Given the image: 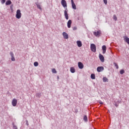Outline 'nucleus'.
<instances>
[{
	"label": "nucleus",
	"instance_id": "1",
	"mask_svg": "<svg viewBox=\"0 0 129 129\" xmlns=\"http://www.w3.org/2000/svg\"><path fill=\"white\" fill-rule=\"evenodd\" d=\"M93 34L95 37H97L98 38L101 36V31L98 30L97 31L93 32Z\"/></svg>",
	"mask_w": 129,
	"mask_h": 129
},
{
	"label": "nucleus",
	"instance_id": "2",
	"mask_svg": "<svg viewBox=\"0 0 129 129\" xmlns=\"http://www.w3.org/2000/svg\"><path fill=\"white\" fill-rule=\"evenodd\" d=\"M90 48L92 52H96V46L95 45V44L93 43L91 44Z\"/></svg>",
	"mask_w": 129,
	"mask_h": 129
},
{
	"label": "nucleus",
	"instance_id": "3",
	"mask_svg": "<svg viewBox=\"0 0 129 129\" xmlns=\"http://www.w3.org/2000/svg\"><path fill=\"white\" fill-rule=\"evenodd\" d=\"M17 19H21L22 18V13H21V10H17L16 14Z\"/></svg>",
	"mask_w": 129,
	"mask_h": 129
},
{
	"label": "nucleus",
	"instance_id": "4",
	"mask_svg": "<svg viewBox=\"0 0 129 129\" xmlns=\"http://www.w3.org/2000/svg\"><path fill=\"white\" fill-rule=\"evenodd\" d=\"M17 103H18V100L16 99H13L12 102L13 106H17Z\"/></svg>",
	"mask_w": 129,
	"mask_h": 129
},
{
	"label": "nucleus",
	"instance_id": "5",
	"mask_svg": "<svg viewBox=\"0 0 129 129\" xmlns=\"http://www.w3.org/2000/svg\"><path fill=\"white\" fill-rule=\"evenodd\" d=\"M61 5L63 8H67V3L65 0H61Z\"/></svg>",
	"mask_w": 129,
	"mask_h": 129
},
{
	"label": "nucleus",
	"instance_id": "6",
	"mask_svg": "<svg viewBox=\"0 0 129 129\" xmlns=\"http://www.w3.org/2000/svg\"><path fill=\"white\" fill-rule=\"evenodd\" d=\"M104 70V68L103 67H98L97 68V71L98 72H101V71H103Z\"/></svg>",
	"mask_w": 129,
	"mask_h": 129
},
{
	"label": "nucleus",
	"instance_id": "7",
	"mask_svg": "<svg viewBox=\"0 0 129 129\" xmlns=\"http://www.w3.org/2000/svg\"><path fill=\"white\" fill-rule=\"evenodd\" d=\"M78 67L80 69H83L84 67V65H83V63L81 62H78Z\"/></svg>",
	"mask_w": 129,
	"mask_h": 129
},
{
	"label": "nucleus",
	"instance_id": "8",
	"mask_svg": "<svg viewBox=\"0 0 129 129\" xmlns=\"http://www.w3.org/2000/svg\"><path fill=\"white\" fill-rule=\"evenodd\" d=\"M99 59L101 62H104V56H103V55H102V54H100L99 55Z\"/></svg>",
	"mask_w": 129,
	"mask_h": 129
},
{
	"label": "nucleus",
	"instance_id": "9",
	"mask_svg": "<svg viewBox=\"0 0 129 129\" xmlns=\"http://www.w3.org/2000/svg\"><path fill=\"white\" fill-rule=\"evenodd\" d=\"M72 3V7L74 10H76V5L75 3H74V1L73 0H71Z\"/></svg>",
	"mask_w": 129,
	"mask_h": 129
},
{
	"label": "nucleus",
	"instance_id": "10",
	"mask_svg": "<svg viewBox=\"0 0 129 129\" xmlns=\"http://www.w3.org/2000/svg\"><path fill=\"white\" fill-rule=\"evenodd\" d=\"M10 55L11 56V60L12 61H16V58H15V56H14V53L13 52H10Z\"/></svg>",
	"mask_w": 129,
	"mask_h": 129
},
{
	"label": "nucleus",
	"instance_id": "11",
	"mask_svg": "<svg viewBox=\"0 0 129 129\" xmlns=\"http://www.w3.org/2000/svg\"><path fill=\"white\" fill-rule=\"evenodd\" d=\"M71 24H72V21H71V20H69L68 22V28H69V29H70V28H71Z\"/></svg>",
	"mask_w": 129,
	"mask_h": 129
},
{
	"label": "nucleus",
	"instance_id": "12",
	"mask_svg": "<svg viewBox=\"0 0 129 129\" xmlns=\"http://www.w3.org/2000/svg\"><path fill=\"white\" fill-rule=\"evenodd\" d=\"M102 50H103V54H105V53L106 52V46L103 45L102 47Z\"/></svg>",
	"mask_w": 129,
	"mask_h": 129
},
{
	"label": "nucleus",
	"instance_id": "13",
	"mask_svg": "<svg viewBox=\"0 0 129 129\" xmlns=\"http://www.w3.org/2000/svg\"><path fill=\"white\" fill-rule=\"evenodd\" d=\"M64 16L66 20H68L69 19V17L68 16V13L66 10L64 11Z\"/></svg>",
	"mask_w": 129,
	"mask_h": 129
},
{
	"label": "nucleus",
	"instance_id": "14",
	"mask_svg": "<svg viewBox=\"0 0 129 129\" xmlns=\"http://www.w3.org/2000/svg\"><path fill=\"white\" fill-rule=\"evenodd\" d=\"M77 44L78 47H82V42H81V41L78 40L77 41Z\"/></svg>",
	"mask_w": 129,
	"mask_h": 129
},
{
	"label": "nucleus",
	"instance_id": "15",
	"mask_svg": "<svg viewBox=\"0 0 129 129\" xmlns=\"http://www.w3.org/2000/svg\"><path fill=\"white\" fill-rule=\"evenodd\" d=\"M62 35L64 39H68V34L66 32H63Z\"/></svg>",
	"mask_w": 129,
	"mask_h": 129
},
{
	"label": "nucleus",
	"instance_id": "16",
	"mask_svg": "<svg viewBox=\"0 0 129 129\" xmlns=\"http://www.w3.org/2000/svg\"><path fill=\"white\" fill-rule=\"evenodd\" d=\"M124 41L125 42H126V43H127V44L129 45V38L127 37H124Z\"/></svg>",
	"mask_w": 129,
	"mask_h": 129
},
{
	"label": "nucleus",
	"instance_id": "17",
	"mask_svg": "<svg viewBox=\"0 0 129 129\" xmlns=\"http://www.w3.org/2000/svg\"><path fill=\"white\" fill-rule=\"evenodd\" d=\"M6 6H9V5H12V1L8 0L6 3Z\"/></svg>",
	"mask_w": 129,
	"mask_h": 129
},
{
	"label": "nucleus",
	"instance_id": "18",
	"mask_svg": "<svg viewBox=\"0 0 129 129\" xmlns=\"http://www.w3.org/2000/svg\"><path fill=\"white\" fill-rule=\"evenodd\" d=\"M70 71L72 73H75V69L73 67L71 68Z\"/></svg>",
	"mask_w": 129,
	"mask_h": 129
},
{
	"label": "nucleus",
	"instance_id": "19",
	"mask_svg": "<svg viewBox=\"0 0 129 129\" xmlns=\"http://www.w3.org/2000/svg\"><path fill=\"white\" fill-rule=\"evenodd\" d=\"M103 81L104 82H107L108 81V79L106 77H104L103 78Z\"/></svg>",
	"mask_w": 129,
	"mask_h": 129
},
{
	"label": "nucleus",
	"instance_id": "20",
	"mask_svg": "<svg viewBox=\"0 0 129 129\" xmlns=\"http://www.w3.org/2000/svg\"><path fill=\"white\" fill-rule=\"evenodd\" d=\"M91 78L92 79H95V75H94V74H92L91 75Z\"/></svg>",
	"mask_w": 129,
	"mask_h": 129
},
{
	"label": "nucleus",
	"instance_id": "21",
	"mask_svg": "<svg viewBox=\"0 0 129 129\" xmlns=\"http://www.w3.org/2000/svg\"><path fill=\"white\" fill-rule=\"evenodd\" d=\"M113 20H114V21H117V17H116V15H114L113 16Z\"/></svg>",
	"mask_w": 129,
	"mask_h": 129
},
{
	"label": "nucleus",
	"instance_id": "22",
	"mask_svg": "<svg viewBox=\"0 0 129 129\" xmlns=\"http://www.w3.org/2000/svg\"><path fill=\"white\" fill-rule=\"evenodd\" d=\"M34 66H35V67H37V66H38V65H39V63H38V62L35 61L34 62Z\"/></svg>",
	"mask_w": 129,
	"mask_h": 129
},
{
	"label": "nucleus",
	"instance_id": "23",
	"mask_svg": "<svg viewBox=\"0 0 129 129\" xmlns=\"http://www.w3.org/2000/svg\"><path fill=\"white\" fill-rule=\"evenodd\" d=\"M84 120H85V121H87V116L85 115L84 116V118H83Z\"/></svg>",
	"mask_w": 129,
	"mask_h": 129
},
{
	"label": "nucleus",
	"instance_id": "24",
	"mask_svg": "<svg viewBox=\"0 0 129 129\" xmlns=\"http://www.w3.org/2000/svg\"><path fill=\"white\" fill-rule=\"evenodd\" d=\"M52 73H57V71H56V70L55 69H52Z\"/></svg>",
	"mask_w": 129,
	"mask_h": 129
},
{
	"label": "nucleus",
	"instance_id": "25",
	"mask_svg": "<svg viewBox=\"0 0 129 129\" xmlns=\"http://www.w3.org/2000/svg\"><path fill=\"white\" fill-rule=\"evenodd\" d=\"M124 73V71L123 70H121L120 71V74L122 75V74H123Z\"/></svg>",
	"mask_w": 129,
	"mask_h": 129
},
{
	"label": "nucleus",
	"instance_id": "26",
	"mask_svg": "<svg viewBox=\"0 0 129 129\" xmlns=\"http://www.w3.org/2000/svg\"><path fill=\"white\" fill-rule=\"evenodd\" d=\"M36 5H37L38 9H39V10H42L41 6L39 4H36Z\"/></svg>",
	"mask_w": 129,
	"mask_h": 129
},
{
	"label": "nucleus",
	"instance_id": "27",
	"mask_svg": "<svg viewBox=\"0 0 129 129\" xmlns=\"http://www.w3.org/2000/svg\"><path fill=\"white\" fill-rule=\"evenodd\" d=\"M114 65L116 67V69H118V66L117 65V64H116V63H114Z\"/></svg>",
	"mask_w": 129,
	"mask_h": 129
},
{
	"label": "nucleus",
	"instance_id": "28",
	"mask_svg": "<svg viewBox=\"0 0 129 129\" xmlns=\"http://www.w3.org/2000/svg\"><path fill=\"white\" fill-rule=\"evenodd\" d=\"M5 3H6V0H2L1 1V4H2V5H4V4H5Z\"/></svg>",
	"mask_w": 129,
	"mask_h": 129
},
{
	"label": "nucleus",
	"instance_id": "29",
	"mask_svg": "<svg viewBox=\"0 0 129 129\" xmlns=\"http://www.w3.org/2000/svg\"><path fill=\"white\" fill-rule=\"evenodd\" d=\"M105 5H107V0H103Z\"/></svg>",
	"mask_w": 129,
	"mask_h": 129
},
{
	"label": "nucleus",
	"instance_id": "30",
	"mask_svg": "<svg viewBox=\"0 0 129 129\" xmlns=\"http://www.w3.org/2000/svg\"><path fill=\"white\" fill-rule=\"evenodd\" d=\"M73 30L74 31H76V30H77V27H74L73 28Z\"/></svg>",
	"mask_w": 129,
	"mask_h": 129
},
{
	"label": "nucleus",
	"instance_id": "31",
	"mask_svg": "<svg viewBox=\"0 0 129 129\" xmlns=\"http://www.w3.org/2000/svg\"><path fill=\"white\" fill-rule=\"evenodd\" d=\"M13 127H14V128H15V129L18 128L17 127V126H16V125H14V126H13Z\"/></svg>",
	"mask_w": 129,
	"mask_h": 129
},
{
	"label": "nucleus",
	"instance_id": "32",
	"mask_svg": "<svg viewBox=\"0 0 129 129\" xmlns=\"http://www.w3.org/2000/svg\"><path fill=\"white\" fill-rule=\"evenodd\" d=\"M100 104H103V102L100 101L99 102Z\"/></svg>",
	"mask_w": 129,
	"mask_h": 129
},
{
	"label": "nucleus",
	"instance_id": "33",
	"mask_svg": "<svg viewBox=\"0 0 129 129\" xmlns=\"http://www.w3.org/2000/svg\"><path fill=\"white\" fill-rule=\"evenodd\" d=\"M26 124L27 125H29V123L28 122V120H26Z\"/></svg>",
	"mask_w": 129,
	"mask_h": 129
}]
</instances>
